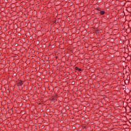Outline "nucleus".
<instances>
[{"label": "nucleus", "instance_id": "nucleus-1", "mask_svg": "<svg viewBox=\"0 0 131 131\" xmlns=\"http://www.w3.org/2000/svg\"><path fill=\"white\" fill-rule=\"evenodd\" d=\"M22 84H23V82L22 81H20L18 84V85H19V86L22 85Z\"/></svg>", "mask_w": 131, "mask_h": 131}, {"label": "nucleus", "instance_id": "nucleus-2", "mask_svg": "<svg viewBox=\"0 0 131 131\" xmlns=\"http://www.w3.org/2000/svg\"><path fill=\"white\" fill-rule=\"evenodd\" d=\"M100 14L101 15H104V14H105V12H104L103 11H100Z\"/></svg>", "mask_w": 131, "mask_h": 131}, {"label": "nucleus", "instance_id": "nucleus-3", "mask_svg": "<svg viewBox=\"0 0 131 131\" xmlns=\"http://www.w3.org/2000/svg\"><path fill=\"white\" fill-rule=\"evenodd\" d=\"M78 71H79V72H80V71H81V69H78Z\"/></svg>", "mask_w": 131, "mask_h": 131}, {"label": "nucleus", "instance_id": "nucleus-4", "mask_svg": "<svg viewBox=\"0 0 131 131\" xmlns=\"http://www.w3.org/2000/svg\"><path fill=\"white\" fill-rule=\"evenodd\" d=\"M75 70H78V68L77 67H76V68H75Z\"/></svg>", "mask_w": 131, "mask_h": 131}, {"label": "nucleus", "instance_id": "nucleus-5", "mask_svg": "<svg viewBox=\"0 0 131 131\" xmlns=\"http://www.w3.org/2000/svg\"><path fill=\"white\" fill-rule=\"evenodd\" d=\"M15 47H17V46H18V44H15Z\"/></svg>", "mask_w": 131, "mask_h": 131}, {"label": "nucleus", "instance_id": "nucleus-6", "mask_svg": "<svg viewBox=\"0 0 131 131\" xmlns=\"http://www.w3.org/2000/svg\"><path fill=\"white\" fill-rule=\"evenodd\" d=\"M56 22H57V20H55L54 23H56Z\"/></svg>", "mask_w": 131, "mask_h": 131}, {"label": "nucleus", "instance_id": "nucleus-7", "mask_svg": "<svg viewBox=\"0 0 131 131\" xmlns=\"http://www.w3.org/2000/svg\"><path fill=\"white\" fill-rule=\"evenodd\" d=\"M73 83H74V82H73Z\"/></svg>", "mask_w": 131, "mask_h": 131}, {"label": "nucleus", "instance_id": "nucleus-8", "mask_svg": "<svg viewBox=\"0 0 131 131\" xmlns=\"http://www.w3.org/2000/svg\"><path fill=\"white\" fill-rule=\"evenodd\" d=\"M66 19H67V18L66 17Z\"/></svg>", "mask_w": 131, "mask_h": 131}]
</instances>
